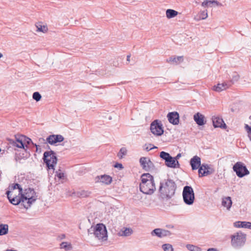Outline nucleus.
I'll return each mask as SVG.
<instances>
[{
	"label": "nucleus",
	"instance_id": "nucleus-28",
	"mask_svg": "<svg viewBox=\"0 0 251 251\" xmlns=\"http://www.w3.org/2000/svg\"><path fill=\"white\" fill-rule=\"evenodd\" d=\"M178 12L171 9H168L166 11V17L168 19H171L176 16L178 14Z\"/></svg>",
	"mask_w": 251,
	"mask_h": 251
},
{
	"label": "nucleus",
	"instance_id": "nucleus-43",
	"mask_svg": "<svg viewBox=\"0 0 251 251\" xmlns=\"http://www.w3.org/2000/svg\"><path fill=\"white\" fill-rule=\"evenodd\" d=\"M241 223H242V222H240V221L236 222L234 223V225L235 227H242V226H241Z\"/></svg>",
	"mask_w": 251,
	"mask_h": 251
},
{
	"label": "nucleus",
	"instance_id": "nucleus-33",
	"mask_svg": "<svg viewBox=\"0 0 251 251\" xmlns=\"http://www.w3.org/2000/svg\"><path fill=\"white\" fill-rule=\"evenodd\" d=\"M208 17L207 11L204 10L200 12L199 18L198 19V20H204L206 19Z\"/></svg>",
	"mask_w": 251,
	"mask_h": 251
},
{
	"label": "nucleus",
	"instance_id": "nucleus-46",
	"mask_svg": "<svg viewBox=\"0 0 251 251\" xmlns=\"http://www.w3.org/2000/svg\"><path fill=\"white\" fill-rule=\"evenodd\" d=\"M154 148H157V147H156L155 146H154L153 147H148L146 148V150L147 151H149L151 150V149H154Z\"/></svg>",
	"mask_w": 251,
	"mask_h": 251
},
{
	"label": "nucleus",
	"instance_id": "nucleus-38",
	"mask_svg": "<svg viewBox=\"0 0 251 251\" xmlns=\"http://www.w3.org/2000/svg\"><path fill=\"white\" fill-rule=\"evenodd\" d=\"M126 149L125 148H122L120 149V150L118 154V156L119 158H121L123 157V156L126 155Z\"/></svg>",
	"mask_w": 251,
	"mask_h": 251
},
{
	"label": "nucleus",
	"instance_id": "nucleus-53",
	"mask_svg": "<svg viewBox=\"0 0 251 251\" xmlns=\"http://www.w3.org/2000/svg\"><path fill=\"white\" fill-rule=\"evenodd\" d=\"M3 56L2 54L0 52V58Z\"/></svg>",
	"mask_w": 251,
	"mask_h": 251
},
{
	"label": "nucleus",
	"instance_id": "nucleus-6",
	"mask_svg": "<svg viewBox=\"0 0 251 251\" xmlns=\"http://www.w3.org/2000/svg\"><path fill=\"white\" fill-rule=\"evenodd\" d=\"M43 159L48 169H52L54 171L57 161L55 152L52 151H45L44 153Z\"/></svg>",
	"mask_w": 251,
	"mask_h": 251
},
{
	"label": "nucleus",
	"instance_id": "nucleus-22",
	"mask_svg": "<svg viewBox=\"0 0 251 251\" xmlns=\"http://www.w3.org/2000/svg\"><path fill=\"white\" fill-rule=\"evenodd\" d=\"M194 120L199 126H203L206 123L204 121V116L199 112L194 115Z\"/></svg>",
	"mask_w": 251,
	"mask_h": 251
},
{
	"label": "nucleus",
	"instance_id": "nucleus-35",
	"mask_svg": "<svg viewBox=\"0 0 251 251\" xmlns=\"http://www.w3.org/2000/svg\"><path fill=\"white\" fill-rule=\"evenodd\" d=\"M60 248L64 249L66 251H69L72 249L71 245H67V242H62L60 244Z\"/></svg>",
	"mask_w": 251,
	"mask_h": 251
},
{
	"label": "nucleus",
	"instance_id": "nucleus-25",
	"mask_svg": "<svg viewBox=\"0 0 251 251\" xmlns=\"http://www.w3.org/2000/svg\"><path fill=\"white\" fill-rule=\"evenodd\" d=\"M215 4L218 6H222L223 4L216 0H206L201 3V6L204 7L211 6V4Z\"/></svg>",
	"mask_w": 251,
	"mask_h": 251
},
{
	"label": "nucleus",
	"instance_id": "nucleus-8",
	"mask_svg": "<svg viewBox=\"0 0 251 251\" xmlns=\"http://www.w3.org/2000/svg\"><path fill=\"white\" fill-rule=\"evenodd\" d=\"M246 241V235L242 232H237L231 236V244L235 248L243 246Z\"/></svg>",
	"mask_w": 251,
	"mask_h": 251
},
{
	"label": "nucleus",
	"instance_id": "nucleus-44",
	"mask_svg": "<svg viewBox=\"0 0 251 251\" xmlns=\"http://www.w3.org/2000/svg\"><path fill=\"white\" fill-rule=\"evenodd\" d=\"M249 174H236V175H237L238 176H239V177H242L243 176H245L247 175H248Z\"/></svg>",
	"mask_w": 251,
	"mask_h": 251
},
{
	"label": "nucleus",
	"instance_id": "nucleus-10",
	"mask_svg": "<svg viewBox=\"0 0 251 251\" xmlns=\"http://www.w3.org/2000/svg\"><path fill=\"white\" fill-rule=\"evenodd\" d=\"M159 156L161 158L165 160V165L169 168H177L175 158L171 156L170 154L164 151L160 152Z\"/></svg>",
	"mask_w": 251,
	"mask_h": 251
},
{
	"label": "nucleus",
	"instance_id": "nucleus-23",
	"mask_svg": "<svg viewBox=\"0 0 251 251\" xmlns=\"http://www.w3.org/2000/svg\"><path fill=\"white\" fill-rule=\"evenodd\" d=\"M90 192L88 191H85V190H82L79 192H77L75 193L74 191L71 193L69 191L67 192V195L68 196H72L74 194H76L78 197H86L89 196L90 194Z\"/></svg>",
	"mask_w": 251,
	"mask_h": 251
},
{
	"label": "nucleus",
	"instance_id": "nucleus-14",
	"mask_svg": "<svg viewBox=\"0 0 251 251\" xmlns=\"http://www.w3.org/2000/svg\"><path fill=\"white\" fill-rule=\"evenodd\" d=\"M169 122L174 125H177L179 123V116L177 112H169L167 115Z\"/></svg>",
	"mask_w": 251,
	"mask_h": 251
},
{
	"label": "nucleus",
	"instance_id": "nucleus-34",
	"mask_svg": "<svg viewBox=\"0 0 251 251\" xmlns=\"http://www.w3.org/2000/svg\"><path fill=\"white\" fill-rule=\"evenodd\" d=\"M164 251H174V249L172 246L170 244H165L162 246Z\"/></svg>",
	"mask_w": 251,
	"mask_h": 251
},
{
	"label": "nucleus",
	"instance_id": "nucleus-50",
	"mask_svg": "<svg viewBox=\"0 0 251 251\" xmlns=\"http://www.w3.org/2000/svg\"><path fill=\"white\" fill-rule=\"evenodd\" d=\"M61 169H59L58 171H56L55 172V173H61Z\"/></svg>",
	"mask_w": 251,
	"mask_h": 251
},
{
	"label": "nucleus",
	"instance_id": "nucleus-31",
	"mask_svg": "<svg viewBox=\"0 0 251 251\" xmlns=\"http://www.w3.org/2000/svg\"><path fill=\"white\" fill-rule=\"evenodd\" d=\"M36 26L37 28V31L42 32L43 33H46L47 32L48 28V27L46 25H42L40 24H37L36 25Z\"/></svg>",
	"mask_w": 251,
	"mask_h": 251
},
{
	"label": "nucleus",
	"instance_id": "nucleus-12",
	"mask_svg": "<svg viewBox=\"0 0 251 251\" xmlns=\"http://www.w3.org/2000/svg\"><path fill=\"white\" fill-rule=\"evenodd\" d=\"M64 138L63 136L60 134L55 135L52 134L49 135L46 139V143L52 145L57 143L61 142L63 141Z\"/></svg>",
	"mask_w": 251,
	"mask_h": 251
},
{
	"label": "nucleus",
	"instance_id": "nucleus-1",
	"mask_svg": "<svg viewBox=\"0 0 251 251\" xmlns=\"http://www.w3.org/2000/svg\"><path fill=\"white\" fill-rule=\"evenodd\" d=\"M176 184L174 181L167 179L160 182L159 188V196L166 200L171 199L175 195Z\"/></svg>",
	"mask_w": 251,
	"mask_h": 251
},
{
	"label": "nucleus",
	"instance_id": "nucleus-32",
	"mask_svg": "<svg viewBox=\"0 0 251 251\" xmlns=\"http://www.w3.org/2000/svg\"><path fill=\"white\" fill-rule=\"evenodd\" d=\"M186 247L190 251H201V249L200 248L193 245H187Z\"/></svg>",
	"mask_w": 251,
	"mask_h": 251
},
{
	"label": "nucleus",
	"instance_id": "nucleus-7",
	"mask_svg": "<svg viewBox=\"0 0 251 251\" xmlns=\"http://www.w3.org/2000/svg\"><path fill=\"white\" fill-rule=\"evenodd\" d=\"M183 201L187 205H192L194 201L195 194L192 187L185 186L182 192Z\"/></svg>",
	"mask_w": 251,
	"mask_h": 251
},
{
	"label": "nucleus",
	"instance_id": "nucleus-16",
	"mask_svg": "<svg viewBox=\"0 0 251 251\" xmlns=\"http://www.w3.org/2000/svg\"><path fill=\"white\" fill-rule=\"evenodd\" d=\"M25 136L24 135H16L15 141L12 140H11L10 141H12V144L13 146H16L19 148L25 149Z\"/></svg>",
	"mask_w": 251,
	"mask_h": 251
},
{
	"label": "nucleus",
	"instance_id": "nucleus-5",
	"mask_svg": "<svg viewBox=\"0 0 251 251\" xmlns=\"http://www.w3.org/2000/svg\"><path fill=\"white\" fill-rule=\"evenodd\" d=\"M88 234L93 233L96 238L101 242L107 240V231L106 227L103 224H98L95 226H92L88 229Z\"/></svg>",
	"mask_w": 251,
	"mask_h": 251
},
{
	"label": "nucleus",
	"instance_id": "nucleus-20",
	"mask_svg": "<svg viewBox=\"0 0 251 251\" xmlns=\"http://www.w3.org/2000/svg\"><path fill=\"white\" fill-rule=\"evenodd\" d=\"M202 171V173H213L215 171V169L213 165L203 163L201 166L198 173H201Z\"/></svg>",
	"mask_w": 251,
	"mask_h": 251
},
{
	"label": "nucleus",
	"instance_id": "nucleus-15",
	"mask_svg": "<svg viewBox=\"0 0 251 251\" xmlns=\"http://www.w3.org/2000/svg\"><path fill=\"white\" fill-rule=\"evenodd\" d=\"M112 180V177L108 175L104 174L100 176H97L95 178V182H101L106 185L110 184Z\"/></svg>",
	"mask_w": 251,
	"mask_h": 251
},
{
	"label": "nucleus",
	"instance_id": "nucleus-41",
	"mask_svg": "<svg viewBox=\"0 0 251 251\" xmlns=\"http://www.w3.org/2000/svg\"><path fill=\"white\" fill-rule=\"evenodd\" d=\"M32 142L31 139L28 137H27L25 136V138L24 139V143L25 144L26 143L27 145H29L30 143Z\"/></svg>",
	"mask_w": 251,
	"mask_h": 251
},
{
	"label": "nucleus",
	"instance_id": "nucleus-13",
	"mask_svg": "<svg viewBox=\"0 0 251 251\" xmlns=\"http://www.w3.org/2000/svg\"><path fill=\"white\" fill-rule=\"evenodd\" d=\"M172 233L170 231L161 228L154 229L151 232L152 235H156L159 238L169 236Z\"/></svg>",
	"mask_w": 251,
	"mask_h": 251
},
{
	"label": "nucleus",
	"instance_id": "nucleus-47",
	"mask_svg": "<svg viewBox=\"0 0 251 251\" xmlns=\"http://www.w3.org/2000/svg\"><path fill=\"white\" fill-rule=\"evenodd\" d=\"M207 251H217V249L215 248H209L207 250Z\"/></svg>",
	"mask_w": 251,
	"mask_h": 251
},
{
	"label": "nucleus",
	"instance_id": "nucleus-42",
	"mask_svg": "<svg viewBox=\"0 0 251 251\" xmlns=\"http://www.w3.org/2000/svg\"><path fill=\"white\" fill-rule=\"evenodd\" d=\"M114 167L115 168H119L120 169H122L123 168V165L121 163H116L114 165Z\"/></svg>",
	"mask_w": 251,
	"mask_h": 251
},
{
	"label": "nucleus",
	"instance_id": "nucleus-48",
	"mask_svg": "<svg viewBox=\"0 0 251 251\" xmlns=\"http://www.w3.org/2000/svg\"><path fill=\"white\" fill-rule=\"evenodd\" d=\"M130 55H128L127 56V58H126V60L127 61H130Z\"/></svg>",
	"mask_w": 251,
	"mask_h": 251
},
{
	"label": "nucleus",
	"instance_id": "nucleus-26",
	"mask_svg": "<svg viewBox=\"0 0 251 251\" xmlns=\"http://www.w3.org/2000/svg\"><path fill=\"white\" fill-rule=\"evenodd\" d=\"M232 201L230 197H227L223 198L222 204V205L226 208L229 210L232 205Z\"/></svg>",
	"mask_w": 251,
	"mask_h": 251
},
{
	"label": "nucleus",
	"instance_id": "nucleus-9",
	"mask_svg": "<svg viewBox=\"0 0 251 251\" xmlns=\"http://www.w3.org/2000/svg\"><path fill=\"white\" fill-rule=\"evenodd\" d=\"M150 129L152 133L156 136H161L164 133L162 124L158 120H155L151 123Z\"/></svg>",
	"mask_w": 251,
	"mask_h": 251
},
{
	"label": "nucleus",
	"instance_id": "nucleus-2",
	"mask_svg": "<svg viewBox=\"0 0 251 251\" xmlns=\"http://www.w3.org/2000/svg\"><path fill=\"white\" fill-rule=\"evenodd\" d=\"M140 190L143 193L148 195L153 194L155 190L154 178L151 174H143L141 176Z\"/></svg>",
	"mask_w": 251,
	"mask_h": 251
},
{
	"label": "nucleus",
	"instance_id": "nucleus-30",
	"mask_svg": "<svg viewBox=\"0 0 251 251\" xmlns=\"http://www.w3.org/2000/svg\"><path fill=\"white\" fill-rule=\"evenodd\" d=\"M8 232V226L7 224H0V236L6 234Z\"/></svg>",
	"mask_w": 251,
	"mask_h": 251
},
{
	"label": "nucleus",
	"instance_id": "nucleus-29",
	"mask_svg": "<svg viewBox=\"0 0 251 251\" xmlns=\"http://www.w3.org/2000/svg\"><path fill=\"white\" fill-rule=\"evenodd\" d=\"M132 230L130 228L126 227L119 233V235L122 236H128L132 233Z\"/></svg>",
	"mask_w": 251,
	"mask_h": 251
},
{
	"label": "nucleus",
	"instance_id": "nucleus-37",
	"mask_svg": "<svg viewBox=\"0 0 251 251\" xmlns=\"http://www.w3.org/2000/svg\"><path fill=\"white\" fill-rule=\"evenodd\" d=\"M240 77V76L237 74H235L232 75L231 80L229 82H227L228 84H230L231 85L234 82L238 81Z\"/></svg>",
	"mask_w": 251,
	"mask_h": 251
},
{
	"label": "nucleus",
	"instance_id": "nucleus-11",
	"mask_svg": "<svg viewBox=\"0 0 251 251\" xmlns=\"http://www.w3.org/2000/svg\"><path fill=\"white\" fill-rule=\"evenodd\" d=\"M140 163L143 169L147 172L151 171L154 167L153 163L148 157H141L140 159Z\"/></svg>",
	"mask_w": 251,
	"mask_h": 251
},
{
	"label": "nucleus",
	"instance_id": "nucleus-3",
	"mask_svg": "<svg viewBox=\"0 0 251 251\" xmlns=\"http://www.w3.org/2000/svg\"><path fill=\"white\" fill-rule=\"evenodd\" d=\"M22 193V187L18 183H13L9 185L6 192L7 197L9 202L13 205L21 204V196Z\"/></svg>",
	"mask_w": 251,
	"mask_h": 251
},
{
	"label": "nucleus",
	"instance_id": "nucleus-18",
	"mask_svg": "<svg viewBox=\"0 0 251 251\" xmlns=\"http://www.w3.org/2000/svg\"><path fill=\"white\" fill-rule=\"evenodd\" d=\"M190 164L192 167V170H196L200 168L201 164V158L197 155L192 157L190 161Z\"/></svg>",
	"mask_w": 251,
	"mask_h": 251
},
{
	"label": "nucleus",
	"instance_id": "nucleus-21",
	"mask_svg": "<svg viewBox=\"0 0 251 251\" xmlns=\"http://www.w3.org/2000/svg\"><path fill=\"white\" fill-rule=\"evenodd\" d=\"M230 86V84H228L227 82H224L222 83H218L217 85L214 86L213 87V90L215 91L220 92L226 89Z\"/></svg>",
	"mask_w": 251,
	"mask_h": 251
},
{
	"label": "nucleus",
	"instance_id": "nucleus-17",
	"mask_svg": "<svg viewBox=\"0 0 251 251\" xmlns=\"http://www.w3.org/2000/svg\"><path fill=\"white\" fill-rule=\"evenodd\" d=\"M235 173H250L245 164L241 162H236L233 167Z\"/></svg>",
	"mask_w": 251,
	"mask_h": 251
},
{
	"label": "nucleus",
	"instance_id": "nucleus-51",
	"mask_svg": "<svg viewBox=\"0 0 251 251\" xmlns=\"http://www.w3.org/2000/svg\"><path fill=\"white\" fill-rule=\"evenodd\" d=\"M65 237V234H62V235H61V239H63V238H64Z\"/></svg>",
	"mask_w": 251,
	"mask_h": 251
},
{
	"label": "nucleus",
	"instance_id": "nucleus-49",
	"mask_svg": "<svg viewBox=\"0 0 251 251\" xmlns=\"http://www.w3.org/2000/svg\"><path fill=\"white\" fill-rule=\"evenodd\" d=\"M39 141H40V142H42V141H43V142H44V141H45V140L44 138H40L39 139Z\"/></svg>",
	"mask_w": 251,
	"mask_h": 251
},
{
	"label": "nucleus",
	"instance_id": "nucleus-24",
	"mask_svg": "<svg viewBox=\"0 0 251 251\" xmlns=\"http://www.w3.org/2000/svg\"><path fill=\"white\" fill-rule=\"evenodd\" d=\"M183 60V56H171L169 57V59L167 60V62L170 63L171 64L176 65L177 64L182 62Z\"/></svg>",
	"mask_w": 251,
	"mask_h": 251
},
{
	"label": "nucleus",
	"instance_id": "nucleus-27",
	"mask_svg": "<svg viewBox=\"0 0 251 251\" xmlns=\"http://www.w3.org/2000/svg\"><path fill=\"white\" fill-rule=\"evenodd\" d=\"M65 174H56L54 176V179L56 182L58 183H63L66 180Z\"/></svg>",
	"mask_w": 251,
	"mask_h": 251
},
{
	"label": "nucleus",
	"instance_id": "nucleus-40",
	"mask_svg": "<svg viewBox=\"0 0 251 251\" xmlns=\"http://www.w3.org/2000/svg\"><path fill=\"white\" fill-rule=\"evenodd\" d=\"M180 156H181V154L178 153L177 154V155L175 157H174V158H175L174 159L175 160V162L176 163V166H177V168L179 167V164L178 161H177V159H178Z\"/></svg>",
	"mask_w": 251,
	"mask_h": 251
},
{
	"label": "nucleus",
	"instance_id": "nucleus-36",
	"mask_svg": "<svg viewBox=\"0 0 251 251\" xmlns=\"http://www.w3.org/2000/svg\"><path fill=\"white\" fill-rule=\"evenodd\" d=\"M41 98L42 96L39 92H35L33 93L32 95V98L36 101H39L41 99Z\"/></svg>",
	"mask_w": 251,
	"mask_h": 251
},
{
	"label": "nucleus",
	"instance_id": "nucleus-39",
	"mask_svg": "<svg viewBox=\"0 0 251 251\" xmlns=\"http://www.w3.org/2000/svg\"><path fill=\"white\" fill-rule=\"evenodd\" d=\"M241 226L243 228H248L251 229V223L248 222H242L241 223Z\"/></svg>",
	"mask_w": 251,
	"mask_h": 251
},
{
	"label": "nucleus",
	"instance_id": "nucleus-45",
	"mask_svg": "<svg viewBox=\"0 0 251 251\" xmlns=\"http://www.w3.org/2000/svg\"><path fill=\"white\" fill-rule=\"evenodd\" d=\"M199 177H202L204 176H207L209 174H198Z\"/></svg>",
	"mask_w": 251,
	"mask_h": 251
},
{
	"label": "nucleus",
	"instance_id": "nucleus-4",
	"mask_svg": "<svg viewBox=\"0 0 251 251\" xmlns=\"http://www.w3.org/2000/svg\"><path fill=\"white\" fill-rule=\"evenodd\" d=\"M37 199V196L34 189L28 188L24 190L22 189L21 196V204L24 208L28 209Z\"/></svg>",
	"mask_w": 251,
	"mask_h": 251
},
{
	"label": "nucleus",
	"instance_id": "nucleus-19",
	"mask_svg": "<svg viewBox=\"0 0 251 251\" xmlns=\"http://www.w3.org/2000/svg\"><path fill=\"white\" fill-rule=\"evenodd\" d=\"M213 125L214 127H220L225 128L226 127L222 118L219 117H214L212 118Z\"/></svg>",
	"mask_w": 251,
	"mask_h": 251
},
{
	"label": "nucleus",
	"instance_id": "nucleus-54",
	"mask_svg": "<svg viewBox=\"0 0 251 251\" xmlns=\"http://www.w3.org/2000/svg\"><path fill=\"white\" fill-rule=\"evenodd\" d=\"M35 146L37 148V145L36 144H35Z\"/></svg>",
	"mask_w": 251,
	"mask_h": 251
},
{
	"label": "nucleus",
	"instance_id": "nucleus-52",
	"mask_svg": "<svg viewBox=\"0 0 251 251\" xmlns=\"http://www.w3.org/2000/svg\"><path fill=\"white\" fill-rule=\"evenodd\" d=\"M6 251H17L8 249V250H7Z\"/></svg>",
	"mask_w": 251,
	"mask_h": 251
}]
</instances>
